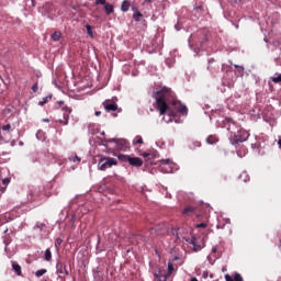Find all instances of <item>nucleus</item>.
I'll list each match as a JSON object with an SVG mask.
<instances>
[{
	"label": "nucleus",
	"mask_w": 281,
	"mask_h": 281,
	"mask_svg": "<svg viewBox=\"0 0 281 281\" xmlns=\"http://www.w3.org/2000/svg\"><path fill=\"white\" fill-rule=\"evenodd\" d=\"M153 98L156 100V105L160 115H166V113L170 111L168 102L175 98V93L172 92V89L162 87L160 90L154 92Z\"/></svg>",
	"instance_id": "f257e3e1"
},
{
	"label": "nucleus",
	"mask_w": 281,
	"mask_h": 281,
	"mask_svg": "<svg viewBox=\"0 0 281 281\" xmlns=\"http://www.w3.org/2000/svg\"><path fill=\"white\" fill-rule=\"evenodd\" d=\"M229 139L231 144L234 146H236V144H243V142H247V139H249V132L239 128L234 136H229Z\"/></svg>",
	"instance_id": "f03ea898"
},
{
	"label": "nucleus",
	"mask_w": 281,
	"mask_h": 281,
	"mask_svg": "<svg viewBox=\"0 0 281 281\" xmlns=\"http://www.w3.org/2000/svg\"><path fill=\"white\" fill-rule=\"evenodd\" d=\"M113 166H117V160L111 157H103L98 162V170L104 171L108 170V168H113Z\"/></svg>",
	"instance_id": "7ed1b4c3"
},
{
	"label": "nucleus",
	"mask_w": 281,
	"mask_h": 281,
	"mask_svg": "<svg viewBox=\"0 0 281 281\" xmlns=\"http://www.w3.org/2000/svg\"><path fill=\"white\" fill-rule=\"evenodd\" d=\"M63 113V119H59L57 122L58 124H63V126H67L69 124V115H71V108L69 106H63L61 108Z\"/></svg>",
	"instance_id": "20e7f679"
},
{
	"label": "nucleus",
	"mask_w": 281,
	"mask_h": 281,
	"mask_svg": "<svg viewBox=\"0 0 281 281\" xmlns=\"http://www.w3.org/2000/svg\"><path fill=\"white\" fill-rule=\"evenodd\" d=\"M56 274L59 278H65V276H69V271L67 270V266L63 261H57L56 263Z\"/></svg>",
	"instance_id": "39448f33"
},
{
	"label": "nucleus",
	"mask_w": 281,
	"mask_h": 281,
	"mask_svg": "<svg viewBox=\"0 0 281 281\" xmlns=\"http://www.w3.org/2000/svg\"><path fill=\"white\" fill-rule=\"evenodd\" d=\"M224 124L225 128L231 132V137H234L235 134L238 133V131L240 130V127H238V125H236V123L232 120H226Z\"/></svg>",
	"instance_id": "423d86ee"
},
{
	"label": "nucleus",
	"mask_w": 281,
	"mask_h": 281,
	"mask_svg": "<svg viewBox=\"0 0 281 281\" xmlns=\"http://www.w3.org/2000/svg\"><path fill=\"white\" fill-rule=\"evenodd\" d=\"M103 108L105 109V111L108 113H111L113 111H117V105L115 102L111 101V100H105L103 102Z\"/></svg>",
	"instance_id": "0eeeda50"
},
{
	"label": "nucleus",
	"mask_w": 281,
	"mask_h": 281,
	"mask_svg": "<svg viewBox=\"0 0 281 281\" xmlns=\"http://www.w3.org/2000/svg\"><path fill=\"white\" fill-rule=\"evenodd\" d=\"M130 166H133L134 168H142L144 166V160L139 157H130Z\"/></svg>",
	"instance_id": "6e6552de"
},
{
	"label": "nucleus",
	"mask_w": 281,
	"mask_h": 281,
	"mask_svg": "<svg viewBox=\"0 0 281 281\" xmlns=\"http://www.w3.org/2000/svg\"><path fill=\"white\" fill-rule=\"evenodd\" d=\"M154 277L158 281H167L168 278H170V276H168V273H166L165 270H158V272L154 273Z\"/></svg>",
	"instance_id": "1a4fd4ad"
},
{
	"label": "nucleus",
	"mask_w": 281,
	"mask_h": 281,
	"mask_svg": "<svg viewBox=\"0 0 281 281\" xmlns=\"http://www.w3.org/2000/svg\"><path fill=\"white\" fill-rule=\"evenodd\" d=\"M132 10H133V19H134V21H142V18L144 16L143 14H142V12H139V10H137V8L136 7H133L132 8Z\"/></svg>",
	"instance_id": "9d476101"
},
{
	"label": "nucleus",
	"mask_w": 281,
	"mask_h": 281,
	"mask_svg": "<svg viewBox=\"0 0 281 281\" xmlns=\"http://www.w3.org/2000/svg\"><path fill=\"white\" fill-rule=\"evenodd\" d=\"M12 270L14 271V273H16V276H23V272L21 270V266L14 261H12Z\"/></svg>",
	"instance_id": "9b49d317"
},
{
	"label": "nucleus",
	"mask_w": 281,
	"mask_h": 281,
	"mask_svg": "<svg viewBox=\"0 0 281 281\" xmlns=\"http://www.w3.org/2000/svg\"><path fill=\"white\" fill-rule=\"evenodd\" d=\"M225 280L226 281H243V277L240 273H235L234 279L229 274H225Z\"/></svg>",
	"instance_id": "f8f14e48"
},
{
	"label": "nucleus",
	"mask_w": 281,
	"mask_h": 281,
	"mask_svg": "<svg viewBox=\"0 0 281 281\" xmlns=\"http://www.w3.org/2000/svg\"><path fill=\"white\" fill-rule=\"evenodd\" d=\"M103 5L106 14H113L115 12V7H113V4L105 2Z\"/></svg>",
	"instance_id": "ddd939ff"
},
{
	"label": "nucleus",
	"mask_w": 281,
	"mask_h": 281,
	"mask_svg": "<svg viewBox=\"0 0 281 281\" xmlns=\"http://www.w3.org/2000/svg\"><path fill=\"white\" fill-rule=\"evenodd\" d=\"M178 113H181V115H188V106L179 103L177 106Z\"/></svg>",
	"instance_id": "4468645a"
},
{
	"label": "nucleus",
	"mask_w": 281,
	"mask_h": 281,
	"mask_svg": "<svg viewBox=\"0 0 281 281\" xmlns=\"http://www.w3.org/2000/svg\"><path fill=\"white\" fill-rule=\"evenodd\" d=\"M194 206H187L183 211L182 214L183 216H192L194 214Z\"/></svg>",
	"instance_id": "2eb2a0df"
},
{
	"label": "nucleus",
	"mask_w": 281,
	"mask_h": 281,
	"mask_svg": "<svg viewBox=\"0 0 281 281\" xmlns=\"http://www.w3.org/2000/svg\"><path fill=\"white\" fill-rule=\"evenodd\" d=\"M130 9H131V1L124 0L121 4L122 12H128Z\"/></svg>",
	"instance_id": "dca6fc26"
},
{
	"label": "nucleus",
	"mask_w": 281,
	"mask_h": 281,
	"mask_svg": "<svg viewBox=\"0 0 281 281\" xmlns=\"http://www.w3.org/2000/svg\"><path fill=\"white\" fill-rule=\"evenodd\" d=\"M218 142V136L216 135H210L206 137V144H217Z\"/></svg>",
	"instance_id": "f3484780"
},
{
	"label": "nucleus",
	"mask_w": 281,
	"mask_h": 281,
	"mask_svg": "<svg viewBox=\"0 0 281 281\" xmlns=\"http://www.w3.org/2000/svg\"><path fill=\"white\" fill-rule=\"evenodd\" d=\"M63 36V33H60V31H55L52 35L50 38L52 41H60V37Z\"/></svg>",
	"instance_id": "a211bd4d"
},
{
	"label": "nucleus",
	"mask_w": 281,
	"mask_h": 281,
	"mask_svg": "<svg viewBox=\"0 0 281 281\" xmlns=\"http://www.w3.org/2000/svg\"><path fill=\"white\" fill-rule=\"evenodd\" d=\"M49 100H52V95L45 97L42 101L38 102V105L45 106V104H47V102H49Z\"/></svg>",
	"instance_id": "6ab92c4d"
},
{
	"label": "nucleus",
	"mask_w": 281,
	"mask_h": 281,
	"mask_svg": "<svg viewBox=\"0 0 281 281\" xmlns=\"http://www.w3.org/2000/svg\"><path fill=\"white\" fill-rule=\"evenodd\" d=\"M119 159H120V161H127V162H130L131 156L124 155V154H120L119 155Z\"/></svg>",
	"instance_id": "aec40b11"
},
{
	"label": "nucleus",
	"mask_w": 281,
	"mask_h": 281,
	"mask_svg": "<svg viewBox=\"0 0 281 281\" xmlns=\"http://www.w3.org/2000/svg\"><path fill=\"white\" fill-rule=\"evenodd\" d=\"M150 232H151V234H153V232H156L157 236H164V234H166V228L160 229V231H159V228H151Z\"/></svg>",
	"instance_id": "412c9836"
},
{
	"label": "nucleus",
	"mask_w": 281,
	"mask_h": 281,
	"mask_svg": "<svg viewBox=\"0 0 281 281\" xmlns=\"http://www.w3.org/2000/svg\"><path fill=\"white\" fill-rule=\"evenodd\" d=\"M86 30H87L88 36H91V38H93V27L90 24H87Z\"/></svg>",
	"instance_id": "4be33fe9"
},
{
	"label": "nucleus",
	"mask_w": 281,
	"mask_h": 281,
	"mask_svg": "<svg viewBox=\"0 0 281 281\" xmlns=\"http://www.w3.org/2000/svg\"><path fill=\"white\" fill-rule=\"evenodd\" d=\"M69 159L74 161V164H80V161H82L78 155L70 156Z\"/></svg>",
	"instance_id": "5701e85b"
},
{
	"label": "nucleus",
	"mask_w": 281,
	"mask_h": 281,
	"mask_svg": "<svg viewBox=\"0 0 281 281\" xmlns=\"http://www.w3.org/2000/svg\"><path fill=\"white\" fill-rule=\"evenodd\" d=\"M191 245H193L194 251H199V249H201V246L196 245V237L191 239Z\"/></svg>",
	"instance_id": "b1692460"
},
{
	"label": "nucleus",
	"mask_w": 281,
	"mask_h": 281,
	"mask_svg": "<svg viewBox=\"0 0 281 281\" xmlns=\"http://www.w3.org/2000/svg\"><path fill=\"white\" fill-rule=\"evenodd\" d=\"M45 260L47 261V262H49L50 260H52V250H49V248H47L46 250H45Z\"/></svg>",
	"instance_id": "393cba45"
},
{
	"label": "nucleus",
	"mask_w": 281,
	"mask_h": 281,
	"mask_svg": "<svg viewBox=\"0 0 281 281\" xmlns=\"http://www.w3.org/2000/svg\"><path fill=\"white\" fill-rule=\"evenodd\" d=\"M175 271V266L172 265V262H168V272L167 276H172V272Z\"/></svg>",
	"instance_id": "a878e982"
},
{
	"label": "nucleus",
	"mask_w": 281,
	"mask_h": 281,
	"mask_svg": "<svg viewBox=\"0 0 281 281\" xmlns=\"http://www.w3.org/2000/svg\"><path fill=\"white\" fill-rule=\"evenodd\" d=\"M47 273V269H41L35 272L36 278H41L42 276H45Z\"/></svg>",
	"instance_id": "bb28decb"
},
{
	"label": "nucleus",
	"mask_w": 281,
	"mask_h": 281,
	"mask_svg": "<svg viewBox=\"0 0 281 281\" xmlns=\"http://www.w3.org/2000/svg\"><path fill=\"white\" fill-rule=\"evenodd\" d=\"M142 157H144L145 159H155V155L148 153H143Z\"/></svg>",
	"instance_id": "cd10ccee"
},
{
	"label": "nucleus",
	"mask_w": 281,
	"mask_h": 281,
	"mask_svg": "<svg viewBox=\"0 0 281 281\" xmlns=\"http://www.w3.org/2000/svg\"><path fill=\"white\" fill-rule=\"evenodd\" d=\"M133 144H144V138H142V136H136V139L133 142Z\"/></svg>",
	"instance_id": "c85d7f7f"
},
{
	"label": "nucleus",
	"mask_w": 281,
	"mask_h": 281,
	"mask_svg": "<svg viewBox=\"0 0 281 281\" xmlns=\"http://www.w3.org/2000/svg\"><path fill=\"white\" fill-rule=\"evenodd\" d=\"M272 82H274L276 85L281 82V75H279L278 77H272L271 78Z\"/></svg>",
	"instance_id": "c756f323"
},
{
	"label": "nucleus",
	"mask_w": 281,
	"mask_h": 281,
	"mask_svg": "<svg viewBox=\"0 0 281 281\" xmlns=\"http://www.w3.org/2000/svg\"><path fill=\"white\" fill-rule=\"evenodd\" d=\"M195 227L205 229V227H207V223L202 222V223H200V224H196Z\"/></svg>",
	"instance_id": "7c9ffc66"
},
{
	"label": "nucleus",
	"mask_w": 281,
	"mask_h": 281,
	"mask_svg": "<svg viewBox=\"0 0 281 281\" xmlns=\"http://www.w3.org/2000/svg\"><path fill=\"white\" fill-rule=\"evenodd\" d=\"M239 179H244V181L247 182L249 181V176H247V173L244 172L239 176Z\"/></svg>",
	"instance_id": "2f4dec72"
},
{
	"label": "nucleus",
	"mask_w": 281,
	"mask_h": 281,
	"mask_svg": "<svg viewBox=\"0 0 281 281\" xmlns=\"http://www.w3.org/2000/svg\"><path fill=\"white\" fill-rule=\"evenodd\" d=\"M95 5H106V0H95Z\"/></svg>",
	"instance_id": "473e14b6"
},
{
	"label": "nucleus",
	"mask_w": 281,
	"mask_h": 281,
	"mask_svg": "<svg viewBox=\"0 0 281 281\" xmlns=\"http://www.w3.org/2000/svg\"><path fill=\"white\" fill-rule=\"evenodd\" d=\"M36 91H38V83H35V85L32 87V92H33V93H36Z\"/></svg>",
	"instance_id": "72a5a7b5"
},
{
	"label": "nucleus",
	"mask_w": 281,
	"mask_h": 281,
	"mask_svg": "<svg viewBox=\"0 0 281 281\" xmlns=\"http://www.w3.org/2000/svg\"><path fill=\"white\" fill-rule=\"evenodd\" d=\"M12 126L10 124L3 125L2 131H10Z\"/></svg>",
	"instance_id": "f704fd0d"
},
{
	"label": "nucleus",
	"mask_w": 281,
	"mask_h": 281,
	"mask_svg": "<svg viewBox=\"0 0 281 281\" xmlns=\"http://www.w3.org/2000/svg\"><path fill=\"white\" fill-rule=\"evenodd\" d=\"M177 232H179L178 228H172V231H171L172 235L175 236V234H176L177 238H179V233H177Z\"/></svg>",
	"instance_id": "c9c22d12"
},
{
	"label": "nucleus",
	"mask_w": 281,
	"mask_h": 281,
	"mask_svg": "<svg viewBox=\"0 0 281 281\" xmlns=\"http://www.w3.org/2000/svg\"><path fill=\"white\" fill-rule=\"evenodd\" d=\"M237 155H239V157H245V155H247V151H238Z\"/></svg>",
	"instance_id": "e433bc0d"
},
{
	"label": "nucleus",
	"mask_w": 281,
	"mask_h": 281,
	"mask_svg": "<svg viewBox=\"0 0 281 281\" xmlns=\"http://www.w3.org/2000/svg\"><path fill=\"white\" fill-rule=\"evenodd\" d=\"M61 244H63V239L57 238L55 245H61Z\"/></svg>",
	"instance_id": "4c0bfd02"
},
{
	"label": "nucleus",
	"mask_w": 281,
	"mask_h": 281,
	"mask_svg": "<svg viewBox=\"0 0 281 281\" xmlns=\"http://www.w3.org/2000/svg\"><path fill=\"white\" fill-rule=\"evenodd\" d=\"M218 251V248H216V246H214L213 248H212V254H216Z\"/></svg>",
	"instance_id": "58836bf2"
},
{
	"label": "nucleus",
	"mask_w": 281,
	"mask_h": 281,
	"mask_svg": "<svg viewBox=\"0 0 281 281\" xmlns=\"http://www.w3.org/2000/svg\"><path fill=\"white\" fill-rule=\"evenodd\" d=\"M207 69H209V71H213L212 70V63H209Z\"/></svg>",
	"instance_id": "ea45409f"
},
{
	"label": "nucleus",
	"mask_w": 281,
	"mask_h": 281,
	"mask_svg": "<svg viewBox=\"0 0 281 281\" xmlns=\"http://www.w3.org/2000/svg\"><path fill=\"white\" fill-rule=\"evenodd\" d=\"M95 115H97V117H98V116L102 115V112L97 111V112H95Z\"/></svg>",
	"instance_id": "a19ab883"
},
{
	"label": "nucleus",
	"mask_w": 281,
	"mask_h": 281,
	"mask_svg": "<svg viewBox=\"0 0 281 281\" xmlns=\"http://www.w3.org/2000/svg\"><path fill=\"white\" fill-rule=\"evenodd\" d=\"M144 3H153V0H144Z\"/></svg>",
	"instance_id": "79ce46f5"
},
{
	"label": "nucleus",
	"mask_w": 281,
	"mask_h": 281,
	"mask_svg": "<svg viewBox=\"0 0 281 281\" xmlns=\"http://www.w3.org/2000/svg\"><path fill=\"white\" fill-rule=\"evenodd\" d=\"M225 271H227V267L222 268V272L225 273Z\"/></svg>",
	"instance_id": "37998d69"
},
{
	"label": "nucleus",
	"mask_w": 281,
	"mask_h": 281,
	"mask_svg": "<svg viewBox=\"0 0 281 281\" xmlns=\"http://www.w3.org/2000/svg\"><path fill=\"white\" fill-rule=\"evenodd\" d=\"M162 164H170V159L164 160Z\"/></svg>",
	"instance_id": "c03bdc74"
},
{
	"label": "nucleus",
	"mask_w": 281,
	"mask_h": 281,
	"mask_svg": "<svg viewBox=\"0 0 281 281\" xmlns=\"http://www.w3.org/2000/svg\"><path fill=\"white\" fill-rule=\"evenodd\" d=\"M195 10H203V7L200 5V7H198Z\"/></svg>",
	"instance_id": "a18cd8bd"
},
{
	"label": "nucleus",
	"mask_w": 281,
	"mask_h": 281,
	"mask_svg": "<svg viewBox=\"0 0 281 281\" xmlns=\"http://www.w3.org/2000/svg\"><path fill=\"white\" fill-rule=\"evenodd\" d=\"M224 181H227V176H223Z\"/></svg>",
	"instance_id": "49530a36"
},
{
	"label": "nucleus",
	"mask_w": 281,
	"mask_h": 281,
	"mask_svg": "<svg viewBox=\"0 0 281 281\" xmlns=\"http://www.w3.org/2000/svg\"><path fill=\"white\" fill-rule=\"evenodd\" d=\"M191 281H199V279H196V278H192V279H191Z\"/></svg>",
	"instance_id": "de8ad7c7"
},
{
	"label": "nucleus",
	"mask_w": 281,
	"mask_h": 281,
	"mask_svg": "<svg viewBox=\"0 0 281 281\" xmlns=\"http://www.w3.org/2000/svg\"><path fill=\"white\" fill-rule=\"evenodd\" d=\"M278 144H279V146H280V148H281V138L279 139Z\"/></svg>",
	"instance_id": "09e8293b"
},
{
	"label": "nucleus",
	"mask_w": 281,
	"mask_h": 281,
	"mask_svg": "<svg viewBox=\"0 0 281 281\" xmlns=\"http://www.w3.org/2000/svg\"><path fill=\"white\" fill-rule=\"evenodd\" d=\"M238 69H239L240 71H243V67H238Z\"/></svg>",
	"instance_id": "8fccbe9b"
},
{
	"label": "nucleus",
	"mask_w": 281,
	"mask_h": 281,
	"mask_svg": "<svg viewBox=\"0 0 281 281\" xmlns=\"http://www.w3.org/2000/svg\"><path fill=\"white\" fill-rule=\"evenodd\" d=\"M3 183H4V184L8 183V180H3Z\"/></svg>",
	"instance_id": "3c124183"
},
{
	"label": "nucleus",
	"mask_w": 281,
	"mask_h": 281,
	"mask_svg": "<svg viewBox=\"0 0 281 281\" xmlns=\"http://www.w3.org/2000/svg\"><path fill=\"white\" fill-rule=\"evenodd\" d=\"M196 144H198V146H201V143H200V142H198Z\"/></svg>",
	"instance_id": "603ef678"
},
{
	"label": "nucleus",
	"mask_w": 281,
	"mask_h": 281,
	"mask_svg": "<svg viewBox=\"0 0 281 281\" xmlns=\"http://www.w3.org/2000/svg\"><path fill=\"white\" fill-rule=\"evenodd\" d=\"M175 106H177V102H173Z\"/></svg>",
	"instance_id": "864d4df0"
},
{
	"label": "nucleus",
	"mask_w": 281,
	"mask_h": 281,
	"mask_svg": "<svg viewBox=\"0 0 281 281\" xmlns=\"http://www.w3.org/2000/svg\"><path fill=\"white\" fill-rule=\"evenodd\" d=\"M114 115V117H117V114H113Z\"/></svg>",
	"instance_id": "5fc2aeb1"
}]
</instances>
